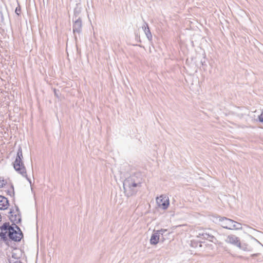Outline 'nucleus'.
I'll return each mask as SVG.
<instances>
[{
	"label": "nucleus",
	"instance_id": "1",
	"mask_svg": "<svg viewBox=\"0 0 263 263\" xmlns=\"http://www.w3.org/2000/svg\"><path fill=\"white\" fill-rule=\"evenodd\" d=\"M10 219L14 223V224H12V226H10L8 223H5L1 227L2 231L0 233V236L3 239H5L7 235L11 240L19 241L23 237V234L20 229L15 223H18L21 221L20 216L18 214L14 216L10 215Z\"/></svg>",
	"mask_w": 263,
	"mask_h": 263
},
{
	"label": "nucleus",
	"instance_id": "2",
	"mask_svg": "<svg viewBox=\"0 0 263 263\" xmlns=\"http://www.w3.org/2000/svg\"><path fill=\"white\" fill-rule=\"evenodd\" d=\"M23 152L21 147H19L17 156L14 162H13V167L15 170L23 176L26 177L27 176L26 168L23 162Z\"/></svg>",
	"mask_w": 263,
	"mask_h": 263
},
{
	"label": "nucleus",
	"instance_id": "3",
	"mask_svg": "<svg viewBox=\"0 0 263 263\" xmlns=\"http://www.w3.org/2000/svg\"><path fill=\"white\" fill-rule=\"evenodd\" d=\"M221 226L223 228L230 230H239L241 229L240 223L227 218L220 219Z\"/></svg>",
	"mask_w": 263,
	"mask_h": 263
},
{
	"label": "nucleus",
	"instance_id": "4",
	"mask_svg": "<svg viewBox=\"0 0 263 263\" xmlns=\"http://www.w3.org/2000/svg\"><path fill=\"white\" fill-rule=\"evenodd\" d=\"M156 203L158 206L163 210H166L170 205L168 197L164 195H161L156 199Z\"/></svg>",
	"mask_w": 263,
	"mask_h": 263
},
{
	"label": "nucleus",
	"instance_id": "5",
	"mask_svg": "<svg viewBox=\"0 0 263 263\" xmlns=\"http://www.w3.org/2000/svg\"><path fill=\"white\" fill-rule=\"evenodd\" d=\"M167 230L166 229H161L154 232L150 239V243L153 245H156L158 243L160 239V235H163Z\"/></svg>",
	"mask_w": 263,
	"mask_h": 263
},
{
	"label": "nucleus",
	"instance_id": "6",
	"mask_svg": "<svg viewBox=\"0 0 263 263\" xmlns=\"http://www.w3.org/2000/svg\"><path fill=\"white\" fill-rule=\"evenodd\" d=\"M9 206V203L7 198L0 195V210H7Z\"/></svg>",
	"mask_w": 263,
	"mask_h": 263
},
{
	"label": "nucleus",
	"instance_id": "7",
	"mask_svg": "<svg viewBox=\"0 0 263 263\" xmlns=\"http://www.w3.org/2000/svg\"><path fill=\"white\" fill-rule=\"evenodd\" d=\"M227 241L231 243H234V244L239 243V245H240V243L239 242V241H238L237 238L236 237H234L233 236H228Z\"/></svg>",
	"mask_w": 263,
	"mask_h": 263
},
{
	"label": "nucleus",
	"instance_id": "8",
	"mask_svg": "<svg viewBox=\"0 0 263 263\" xmlns=\"http://www.w3.org/2000/svg\"><path fill=\"white\" fill-rule=\"evenodd\" d=\"M199 236H203V238L209 239L211 241H213L214 239H215V238L213 235H210L208 234L205 233V234H199Z\"/></svg>",
	"mask_w": 263,
	"mask_h": 263
},
{
	"label": "nucleus",
	"instance_id": "9",
	"mask_svg": "<svg viewBox=\"0 0 263 263\" xmlns=\"http://www.w3.org/2000/svg\"><path fill=\"white\" fill-rule=\"evenodd\" d=\"M7 183L6 180L4 178H0V188L4 187Z\"/></svg>",
	"mask_w": 263,
	"mask_h": 263
},
{
	"label": "nucleus",
	"instance_id": "10",
	"mask_svg": "<svg viewBox=\"0 0 263 263\" xmlns=\"http://www.w3.org/2000/svg\"><path fill=\"white\" fill-rule=\"evenodd\" d=\"M131 181H133L134 182L132 183V184H131V186L132 187H136L139 184H140L141 183V182L139 181H138V183H135V179L134 178H131Z\"/></svg>",
	"mask_w": 263,
	"mask_h": 263
},
{
	"label": "nucleus",
	"instance_id": "11",
	"mask_svg": "<svg viewBox=\"0 0 263 263\" xmlns=\"http://www.w3.org/2000/svg\"><path fill=\"white\" fill-rule=\"evenodd\" d=\"M259 120L260 122H263V112L259 116Z\"/></svg>",
	"mask_w": 263,
	"mask_h": 263
},
{
	"label": "nucleus",
	"instance_id": "12",
	"mask_svg": "<svg viewBox=\"0 0 263 263\" xmlns=\"http://www.w3.org/2000/svg\"><path fill=\"white\" fill-rule=\"evenodd\" d=\"M17 11H20V9H18L17 8H16V10H15V12H16L17 14H18V12H17Z\"/></svg>",
	"mask_w": 263,
	"mask_h": 263
}]
</instances>
